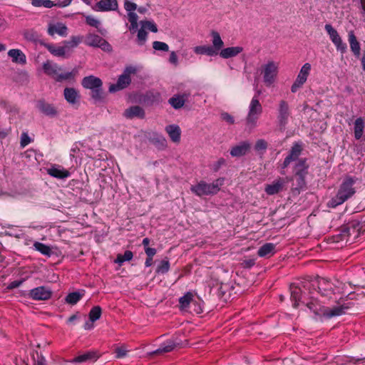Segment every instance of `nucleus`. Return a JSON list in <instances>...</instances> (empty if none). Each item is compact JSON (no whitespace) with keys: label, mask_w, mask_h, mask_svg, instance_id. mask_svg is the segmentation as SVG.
<instances>
[{"label":"nucleus","mask_w":365,"mask_h":365,"mask_svg":"<svg viewBox=\"0 0 365 365\" xmlns=\"http://www.w3.org/2000/svg\"><path fill=\"white\" fill-rule=\"evenodd\" d=\"M342 283L338 280L332 282L325 278H318L312 282H305L302 285L292 284L290 287L291 299L293 306L297 307L299 303L304 304L316 315L324 316L329 318L340 316L349 309L347 306H336L333 308L324 307L318 302L314 292L320 294L322 297H331L335 292H340L342 289Z\"/></svg>","instance_id":"nucleus-1"},{"label":"nucleus","mask_w":365,"mask_h":365,"mask_svg":"<svg viewBox=\"0 0 365 365\" xmlns=\"http://www.w3.org/2000/svg\"><path fill=\"white\" fill-rule=\"evenodd\" d=\"M354 183L355 180L352 178H346L340 185L336 196L329 201V205L336 207L351 197L356 192L354 187Z\"/></svg>","instance_id":"nucleus-2"},{"label":"nucleus","mask_w":365,"mask_h":365,"mask_svg":"<svg viewBox=\"0 0 365 365\" xmlns=\"http://www.w3.org/2000/svg\"><path fill=\"white\" fill-rule=\"evenodd\" d=\"M225 179L220 178L212 183H207L205 181H200L197 184L192 185L190 190L197 196L215 195L220 190L223 185Z\"/></svg>","instance_id":"nucleus-3"},{"label":"nucleus","mask_w":365,"mask_h":365,"mask_svg":"<svg viewBox=\"0 0 365 365\" xmlns=\"http://www.w3.org/2000/svg\"><path fill=\"white\" fill-rule=\"evenodd\" d=\"M260 94L261 91H257V93L252 97L249 105L246 122L247 125L250 128H254L257 125V120L262 113V106L258 98Z\"/></svg>","instance_id":"nucleus-4"},{"label":"nucleus","mask_w":365,"mask_h":365,"mask_svg":"<svg viewBox=\"0 0 365 365\" xmlns=\"http://www.w3.org/2000/svg\"><path fill=\"white\" fill-rule=\"evenodd\" d=\"M81 84L84 88L91 91V97L95 101L103 99V82L101 78L93 75L86 76L82 79Z\"/></svg>","instance_id":"nucleus-5"},{"label":"nucleus","mask_w":365,"mask_h":365,"mask_svg":"<svg viewBox=\"0 0 365 365\" xmlns=\"http://www.w3.org/2000/svg\"><path fill=\"white\" fill-rule=\"evenodd\" d=\"M43 69L46 74L53 78L56 81L61 82L65 80L73 78L75 73L71 72L62 73V68L57 63L47 61L43 65Z\"/></svg>","instance_id":"nucleus-6"},{"label":"nucleus","mask_w":365,"mask_h":365,"mask_svg":"<svg viewBox=\"0 0 365 365\" xmlns=\"http://www.w3.org/2000/svg\"><path fill=\"white\" fill-rule=\"evenodd\" d=\"M324 29L329 35L330 40L335 46L336 51H339L341 54L345 53L347 51V46L346 43L342 41L338 31L330 24H325Z\"/></svg>","instance_id":"nucleus-7"},{"label":"nucleus","mask_w":365,"mask_h":365,"mask_svg":"<svg viewBox=\"0 0 365 365\" xmlns=\"http://www.w3.org/2000/svg\"><path fill=\"white\" fill-rule=\"evenodd\" d=\"M263 81L267 86H272L278 73V65L274 61H269L262 66Z\"/></svg>","instance_id":"nucleus-8"},{"label":"nucleus","mask_w":365,"mask_h":365,"mask_svg":"<svg viewBox=\"0 0 365 365\" xmlns=\"http://www.w3.org/2000/svg\"><path fill=\"white\" fill-rule=\"evenodd\" d=\"M84 43L88 46L100 48L106 52L112 51L110 44L106 40L95 34H87Z\"/></svg>","instance_id":"nucleus-9"},{"label":"nucleus","mask_w":365,"mask_h":365,"mask_svg":"<svg viewBox=\"0 0 365 365\" xmlns=\"http://www.w3.org/2000/svg\"><path fill=\"white\" fill-rule=\"evenodd\" d=\"M310 71V63H306L302 66L295 81L291 87V91L292 93H296L306 83Z\"/></svg>","instance_id":"nucleus-10"},{"label":"nucleus","mask_w":365,"mask_h":365,"mask_svg":"<svg viewBox=\"0 0 365 365\" xmlns=\"http://www.w3.org/2000/svg\"><path fill=\"white\" fill-rule=\"evenodd\" d=\"M73 0H32L31 4L35 7H44V8H52L53 6H57L59 8H63L69 6Z\"/></svg>","instance_id":"nucleus-11"},{"label":"nucleus","mask_w":365,"mask_h":365,"mask_svg":"<svg viewBox=\"0 0 365 365\" xmlns=\"http://www.w3.org/2000/svg\"><path fill=\"white\" fill-rule=\"evenodd\" d=\"M47 33L51 36L58 35L62 37H66L68 35V27L65 24L61 22L49 23Z\"/></svg>","instance_id":"nucleus-12"},{"label":"nucleus","mask_w":365,"mask_h":365,"mask_svg":"<svg viewBox=\"0 0 365 365\" xmlns=\"http://www.w3.org/2000/svg\"><path fill=\"white\" fill-rule=\"evenodd\" d=\"M51 291L46 287H38L30 290L29 296L34 300H47L51 297Z\"/></svg>","instance_id":"nucleus-13"},{"label":"nucleus","mask_w":365,"mask_h":365,"mask_svg":"<svg viewBox=\"0 0 365 365\" xmlns=\"http://www.w3.org/2000/svg\"><path fill=\"white\" fill-rule=\"evenodd\" d=\"M289 116L288 103L282 100L279 103L277 120L280 127H284Z\"/></svg>","instance_id":"nucleus-14"},{"label":"nucleus","mask_w":365,"mask_h":365,"mask_svg":"<svg viewBox=\"0 0 365 365\" xmlns=\"http://www.w3.org/2000/svg\"><path fill=\"white\" fill-rule=\"evenodd\" d=\"M118 9L117 0H100L93 7L95 11L100 12L116 11Z\"/></svg>","instance_id":"nucleus-15"},{"label":"nucleus","mask_w":365,"mask_h":365,"mask_svg":"<svg viewBox=\"0 0 365 365\" xmlns=\"http://www.w3.org/2000/svg\"><path fill=\"white\" fill-rule=\"evenodd\" d=\"M47 173L53 178L63 180L71 176V173L59 165H52L46 169Z\"/></svg>","instance_id":"nucleus-16"},{"label":"nucleus","mask_w":365,"mask_h":365,"mask_svg":"<svg viewBox=\"0 0 365 365\" xmlns=\"http://www.w3.org/2000/svg\"><path fill=\"white\" fill-rule=\"evenodd\" d=\"M302 150V148L301 144L295 143L292 145L289 154L284 158L282 168L284 169L290 164L291 162L298 160V158L300 155Z\"/></svg>","instance_id":"nucleus-17"},{"label":"nucleus","mask_w":365,"mask_h":365,"mask_svg":"<svg viewBox=\"0 0 365 365\" xmlns=\"http://www.w3.org/2000/svg\"><path fill=\"white\" fill-rule=\"evenodd\" d=\"M251 144L248 141H242L233 146L230 153L232 157L240 158L245 155L250 151Z\"/></svg>","instance_id":"nucleus-18"},{"label":"nucleus","mask_w":365,"mask_h":365,"mask_svg":"<svg viewBox=\"0 0 365 365\" xmlns=\"http://www.w3.org/2000/svg\"><path fill=\"white\" fill-rule=\"evenodd\" d=\"M98 358V354L96 351H89L79 354L73 359L70 360L69 362L73 364H82L86 362L95 361Z\"/></svg>","instance_id":"nucleus-19"},{"label":"nucleus","mask_w":365,"mask_h":365,"mask_svg":"<svg viewBox=\"0 0 365 365\" xmlns=\"http://www.w3.org/2000/svg\"><path fill=\"white\" fill-rule=\"evenodd\" d=\"M284 185L285 180L283 178H278L274 180L271 184L266 185L264 191L267 195H273L282 191Z\"/></svg>","instance_id":"nucleus-20"},{"label":"nucleus","mask_w":365,"mask_h":365,"mask_svg":"<svg viewBox=\"0 0 365 365\" xmlns=\"http://www.w3.org/2000/svg\"><path fill=\"white\" fill-rule=\"evenodd\" d=\"M131 82V78L130 76H127L126 75L121 74L117 81V83L115 84H111L109 86V92L114 93L120 90L125 88L127 86L130 85Z\"/></svg>","instance_id":"nucleus-21"},{"label":"nucleus","mask_w":365,"mask_h":365,"mask_svg":"<svg viewBox=\"0 0 365 365\" xmlns=\"http://www.w3.org/2000/svg\"><path fill=\"white\" fill-rule=\"evenodd\" d=\"M190 96V93L176 94L174 95L172 98H170L168 102L173 108L180 109L184 106L185 101L187 100Z\"/></svg>","instance_id":"nucleus-22"},{"label":"nucleus","mask_w":365,"mask_h":365,"mask_svg":"<svg viewBox=\"0 0 365 365\" xmlns=\"http://www.w3.org/2000/svg\"><path fill=\"white\" fill-rule=\"evenodd\" d=\"M348 41L351 52L355 57L359 58L361 55V46L353 31L348 33Z\"/></svg>","instance_id":"nucleus-23"},{"label":"nucleus","mask_w":365,"mask_h":365,"mask_svg":"<svg viewBox=\"0 0 365 365\" xmlns=\"http://www.w3.org/2000/svg\"><path fill=\"white\" fill-rule=\"evenodd\" d=\"M37 108L42 113L50 117L56 116L58 113L52 104L48 103L44 101H39L37 103Z\"/></svg>","instance_id":"nucleus-24"},{"label":"nucleus","mask_w":365,"mask_h":365,"mask_svg":"<svg viewBox=\"0 0 365 365\" xmlns=\"http://www.w3.org/2000/svg\"><path fill=\"white\" fill-rule=\"evenodd\" d=\"M123 115L128 119L133 118H143L145 117V112L140 106H134L125 110Z\"/></svg>","instance_id":"nucleus-25"},{"label":"nucleus","mask_w":365,"mask_h":365,"mask_svg":"<svg viewBox=\"0 0 365 365\" xmlns=\"http://www.w3.org/2000/svg\"><path fill=\"white\" fill-rule=\"evenodd\" d=\"M276 252V245L273 243H265L261 246L258 251L257 255L260 257L269 258L273 256Z\"/></svg>","instance_id":"nucleus-26"},{"label":"nucleus","mask_w":365,"mask_h":365,"mask_svg":"<svg viewBox=\"0 0 365 365\" xmlns=\"http://www.w3.org/2000/svg\"><path fill=\"white\" fill-rule=\"evenodd\" d=\"M63 96L66 101L72 105L77 103L80 99L78 91L73 88H66L63 91Z\"/></svg>","instance_id":"nucleus-27"},{"label":"nucleus","mask_w":365,"mask_h":365,"mask_svg":"<svg viewBox=\"0 0 365 365\" xmlns=\"http://www.w3.org/2000/svg\"><path fill=\"white\" fill-rule=\"evenodd\" d=\"M8 56L11 58L12 61L16 63L25 64L26 57L20 49H11L8 52Z\"/></svg>","instance_id":"nucleus-28"},{"label":"nucleus","mask_w":365,"mask_h":365,"mask_svg":"<svg viewBox=\"0 0 365 365\" xmlns=\"http://www.w3.org/2000/svg\"><path fill=\"white\" fill-rule=\"evenodd\" d=\"M309 165L306 158L299 159L294 166L295 175L306 176L308 173Z\"/></svg>","instance_id":"nucleus-29"},{"label":"nucleus","mask_w":365,"mask_h":365,"mask_svg":"<svg viewBox=\"0 0 365 365\" xmlns=\"http://www.w3.org/2000/svg\"><path fill=\"white\" fill-rule=\"evenodd\" d=\"M241 46H232L222 48L220 52V56L223 58H230L237 56L242 51Z\"/></svg>","instance_id":"nucleus-30"},{"label":"nucleus","mask_w":365,"mask_h":365,"mask_svg":"<svg viewBox=\"0 0 365 365\" xmlns=\"http://www.w3.org/2000/svg\"><path fill=\"white\" fill-rule=\"evenodd\" d=\"M365 123L362 118H356L354 123V134L356 140H360L364 133Z\"/></svg>","instance_id":"nucleus-31"},{"label":"nucleus","mask_w":365,"mask_h":365,"mask_svg":"<svg viewBox=\"0 0 365 365\" xmlns=\"http://www.w3.org/2000/svg\"><path fill=\"white\" fill-rule=\"evenodd\" d=\"M166 132L168 133L170 139L175 142L178 143L180 140L181 130L177 125H169L165 128Z\"/></svg>","instance_id":"nucleus-32"},{"label":"nucleus","mask_w":365,"mask_h":365,"mask_svg":"<svg viewBox=\"0 0 365 365\" xmlns=\"http://www.w3.org/2000/svg\"><path fill=\"white\" fill-rule=\"evenodd\" d=\"M193 294L190 292H187L182 297L179 299L180 308L181 310L187 311L191 303L195 305L193 302Z\"/></svg>","instance_id":"nucleus-33"},{"label":"nucleus","mask_w":365,"mask_h":365,"mask_svg":"<svg viewBox=\"0 0 365 365\" xmlns=\"http://www.w3.org/2000/svg\"><path fill=\"white\" fill-rule=\"evenodd\" d=\"M212 39V48H214L217 51V54L218 52L222 49V47L224 46V42L222 40L220 35L217 31H212L211 33Z\"/></svg>","instance_id":"nucleus-34"},{"label":"nucleus","mask_w":365,"mask_h":365,"mask_svg":"<svg viewBox=\"0 0 365 365\" xmlns=\"http://www.w3.org/2000/svg\"><path fill=\"white\" fill-rule=\"evenodd\" d=\"M194 51L197 54L207 55L213 56L217 55V51L210 46H198L194 48Z\"/></svg>","instance_id":"nucleus-35"},{"label":"nucleus","mask_w":365,"mask_h":365,"mask_svg":"<svg viewBox=\"0 0 365 365\" xmlns=\"http://www.w3.org/2000/svg\"><path fill=\"white\" fill-rule=\"evenodd\" d=\"M34 247L36 250L38 251L45 256L50 257L51 255V249L48 245H46L41 242H35L34 243Z\"/></svg>","instance_id":"nucleus-36"},{"label":"nucleus","mask_w":365,"mask_h":365,"mask_svg":"<svg viewBox=\"0 0 365 365\" xmlns=\"http://www.w3.org/2000/svg\"><path fill=\"white\" fill-rule=\"evenodd\" d=\"M83 297L79 292H74L68 294L66 297V302L70 304H76Z\"/></svg>","instance_id":"nucleus-37"},{"label":"nucleus","mask_w":365,"mask_h":365,"mask_svg":"<svg viewBox=\"0 0 365 365\" xmlns=\"http://www.w3.org/2000/svg\"><path fill=\"white\" fill-rule=\"evenodd\" d=\"M175 344L173 341H167L162 344L158 349L153 351V354H162L171 351L174 349Z\"/></svg>","instance_id":"nucleus-38"},{"label":"nucleus","mask_w":365,"mask_h":365,"mask_svg":"<svg viewBox=\"0 0 365 365\" xmlns=\"http://www.w3.org/2000/svg\"><path fill=\"white\" fill-rule=\"evenodd\" d=\"M101 308L99 306L93 307L89 312V319L91 322H94L99 319L101 316Z\"/></svg>","instance_id":"nucleus-39"},{"label":"nucleus","mask_w":365,"mask_h":365,"mask_svg":"<svg viewBox=\"0 0 365 365\" xmlns=\"http://www.w3.org/2000/svg\"><path fill=\"white\" fill-rule=\"evenodd\" d=\"M133 252L131 251L127 250L124 252L123 255H118L117 256L116 259L115 260V262L121 264L124 262L130 261L133 258Z\"/></svg>","instance_id":"nucleus-40"},{"label":"nucleus","mask_w":365,"mask_h":365,"mask_svg":"<svg viewBox=\"0 0 365 365\" xmlns=\"http://www.w3.org/2000/svg\"><path fill=\"white\" fill-rule=\"evenodd\" d=\"M82 38H83L79 36H71L69 41L65 42V46H66V49L68 48L76 47L82 41Z\"/></svg>","instance_id":"nucleus-41"},{"label":"nucleus","mask_w":365,"mask_h":365,"mask_svg":"<svg viewBox=\"0 0 365 365\" xmlns=\"http://www.w3.org/2000/svg\"><path fill=\"white\" fill-rule=\"evenodd\" d=\"M48 51L56 56L63 57L66 53V46L50 47Z\"/></svg>","instance_id":"nucleus-42"},{"label":"nucleus","mask_w":365,"mask_h":365,"mask_svg":"<svg viewBox=\"0 0 365 365\" xmlns=\"http://www.w3.org/2000/svg\"><path fill=\"white\" fill-rule=\"evenodd\" d=\"M140 24L141 25V28H143L145 31V29H148L153 33H156L158 31L157 26L153 21H141Z\"/></svg>","instance_id":"nucleus-43"},{"label":"nucleus","mask_w":365,"mask_h":365,"mask_svg":"<svg viewBox=\"0 0 365 365\" xmlns=\"http://www.w3.org/2000/svg\"><path fill=\"white\" fill-rule=\"evenodd\" d=\"M148 33L143 29L140 28L138 31L137 40L138 43L140 46L144 45L147 40Z\"/></svg>","instance_id":"nucleus-44"},{"label":"nucleus","mask_w":365,"mask_h":365,"mask_svg":"<svg viewBox=\"0 0 365 365\" xmlns=\"http://www.w3.org/2000/svg\"><path fill=\"white\" fill-rule=\"evenodd\" d=\"M170 269V262L168 260H163L158 266L156 272L160 274H165L168 272Z\"/></svg>","instance_id":"nucleus-45"},{"label":"nucleus","mask_w":365,"mask_h":365,"mask_svg":"<svg viewBox=\"0 0 365 365\" xmlns=\"http://www.w3.org/2000/svg\"><path fill=\"white\" fill-rule=\"evenodd\" d=\"M153 48L156 51H168V45L162 41H155L153 43Z\"/></svg>","instance_id":"nucleus-46"},{"label":"nucleus","mask_w":365,"mask_h":365,"mask_svg":"<svg viewBox=\"0 0 365 365\" xmlns=\"http://www.w3.org/2000/svg\"><path fill=\"white\" fill-rule=\"evenodd\" d=\"M86 22L89 26H93V27H94L96 29H98L100 25H101L100 21L98 20L97 19H96L93 16H86Z\"/></svg>","instance_id":"nucleus-47"},{"label":"nucleus","mask_w":365,"mask_h":365,"mask_svg":"<svg viewBox=\"0 0 365 365\" xmlns=\"http://www.w3.org/2000/svg\"><path fill=\"white\" fill-rule=\"evenodd\" d=\"M124 9L128 13L135 12L137 9V4L129 0H124Z\"/></svg>","instance_id":"nucleus-48"},{"label":"nucleus","mask_w":365,"mask_h":365,"mask_svg":"<svg viewBox=\"0 0 365 365\" xmlns=\"http://www.w3.org/2000/svg\"><path fill=\"white\" fill-rule=\"evenodd\" d=\"M0 106H2L7 112L16 114L19 113V108L16 106L9 105L6 102H1Z\"/></svg>","instance_id":"nucleus-49"},{"label":"nucleus","mask_w":365,"mask_h":365,"mask_svg":"<svg viewBox=\"0 0 365 365\" xmlns=\"http://www.w3.org/2000/svg\"><path fill=\"white\" fill-rule=\"evenodd\" d=\"M267 148V143L263 140V139H259V140H257L255 145V150L256 151H261V150H266V149Z\"/></svg>","instance_id":"nucleus-50"},{"label":"nucleus","mask_w":365,"mask_h":365,"mask_svg":"<svg viewBox=\"0 0 365 365\" xmlns=\"http://www.w3.org/2000/svg\"><path fill=\"white\" fill-rule=\"evenodd\" d=\"M31 140L26 133H23L21 135L20 144L22 148L26 147L31 143Z\"/></svg>","instance_id":"nucleus-51"},{"label":"nucleus","mask_w":365,"mask_h":365,"mask_svg":"<svg viewBox=\"0 0 365 365\" xmlns=\"http://www.w3.org/2000/svg\"><path fill=\"white\" fill-rule=\"evenodd\" d=\"M115 353L116 354V358L120 359L124 357L126 355L127 350L123 346L117 347L115 349Z\"/></svg>","instance_id":"nucleus-52"},{"label":"nucleus","mask_w":365,"mask_h":365,"mask_svg":"<svg viewBox=\"0 0 365 365\" xmlns=\"http://www.w3.org/2000/svg\"><path fill=\"white\" fill-rule=\"evenodd\" d=\"M365 228V222H360L357 220H353L346 228Z\"/></svg>","instance_id":"nucleus-53"},{"label":"nucleus","mask_w":365,"mask_h":365,"mask_svg":"<svg viewBox=\"0 0 365 365\" xmlns=\"http://www.w3.org/2000/svg\"><path fill=\"white\" fill-rule=\"evenodd\" d=\"M296 177L297 178V187L299 189H302L306 185V181H305L306 176L296 175Z\"/></svg>","instance_id":"nucleus-54"},{"label":"nucleus","mask_w":365,"mask_h":365,"mask_svg":"<svg viewBox=\"0 0 365 365\" xmlns=\"http://www.w3.org/2000/svg\"><path fill=\"white\" fill-rule=\"evenodd\" d=\"M137 69L135 66H126L123 71V75H126L127 76H130V74L135 73Z\"/></svg>","instance_id":"nucleus-55"},{"label":"nucleus","mask_w":365,"mask_h":365,"mask_svg":"<svg viewBox=\"0 0 365 365\" xmlns=\"http://www.w3.org/2000/svg\"><path fill=\"white\" fill-rule=\"evenodd\" d=\"M225 164V160L222 158H220L214 165L213 170L217 172L219 169Z\"/></svg>","instance_id":"nucleus-56"},{"label":"nucleus","mask_w":365,"mask_h":365,"mask_svg":"<svg viewBox=\"0 0 365 365\" xmlns=\"http://www.w3.org/2000/svg\"><path fill=\"white\" fill-rule=\"evenodd\" d=\"M222 120H225L230 124H233L235 122L234 118L227 113H223L221 115Z\"/></svg>","instance_id":"nucleus-57"},{"label":"nucleus","mask_w":365,"mask_h":365,"mask_svg":"<svg viewBox=\"0 0 365 365\" xmlns=\"http://www.w3.org/2000/svg\"><path fill=\"white\" fill-rule=\"evenodd\" d=\"M34 365H46L45 358L43 356L37 354L36 358H34Z\"/></svg>","instance_id":"nucleus-58"},{"label":"nucleus","mask_w":365,"mask_h":365,"mask_svg":"<svg viewBox=\"0 0 365 365\" xmlns=\"http://www.w3.org/2000/svg\"><path fill=\"white\" fill-rule=\"evenodd\" d=\"M128 19L130 23H138V16L135 12L128 13Z\"/></svg>","instance_id":"nucleus-59"},{"label":"nucleus","mask_w":365,"mask_h":365,"mask_svg":"<svg viewBox=\"0 0 365 365\" xmlns=\"http://www.w3.org/2000/svg\"><path fill=\"white\" fill-rule=\"evenodd\" d=\"M145 252L148 257H153V256L156 254V250L155 248L145 247Z\"/></svg>","instance_id":"nucleus-60"},{"label":"nucleus","mask_w":365,"mask_h":365,"mask_svg":"<svg viewBox=\"0 0 365 365\" xmlns=\"http://www.w3.org/2000/svg\"><path fill=\"white\" fill-rule=\"evenodd\" d=\"M169 61L171 63L175 64V65H176L178 63V56H177L176 53L174 51H172L170 53V58H169Z\"/></svg>","instance_id":"nucleus-61"},{"label":"nucleus","mask_w":365,"mask_h":365,"mask_svg":"<svg viewBox=\"0 0 365 365\" xmlns=\"http://www.w3.org/2000/svg\"><path fill=\"white\" fill-rule=\"evenodd\" d=\"M138 28V23H134V24L133 23H130V25L129 26V30L131 32L134 33V32H135L137 31Z\"/></svg>","instance_id":"nucleus-62"},{"label":"nucleus","mask_w":365,"mask_h":365,"mask_svg":"<svg viewBox=\"0 0 365 365\" xmlns=\"http://www.w3.org/2000/svg\"><path fill=\"white\" fill-rule=\"evenodd\" d=\"M21 283H22V281H14L11 283L10 287H11V288L18 287L21 284Z\"/></svg>","instance_id":"nucleus-63"},{"label":"nucleus","mask_w":365,"mask_h":365,"mask_svg":"<svg viewBox=\"0 0 365 365\" xmlns=\"http://www.w3.org/2000/svg\"><path fill=\"white\" fill-rule=\"evenodd\" d=\"M153 264V257H148L145 260V264L146 267H150Z\"/></svg>","instance_id":"nucleus-64"}]
</instances>
